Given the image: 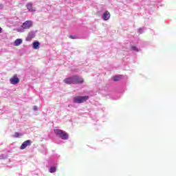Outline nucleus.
<instances>
[{"mask_svg": "<svg viewBox=\"0 0 176 176\" xmlns=\"http://www.w3.org/2000/svg\"><path fill=\"white\" fill-rule=\"evenodd\" d=\"M131 49H132V50H134L135 52H139L138 48H137V47H135V46H132Z\"/></svg>", "mask_w": 176, "mask_h": 176, "instance_id": "nucleus-15", "label": "nucleus"}, {"mask_svg": "<svg viewBox=\"0 0 176 176\" xmlns=\"http://www.w3.org/2000/svg\"><path fill=\"white\" fill-rule=\"evenodd\" d=\"M10 82L11 85H17V83H19V82H20V79H19V78H17V74L14 75L10 79Z\"/></svg>", "mask_w": 176, "mask_h": 176, "instance_id": "nucleus-3", "label": "nucleus"}, {"mask_svg": "<svg viewBox=\"0 0 176 176\" xmlns=\"http://www.w3.org/2000/svg\"><path fill=\"white\" fill-rule=\"evenodd\" d=\"M33 109H34V111H38V109H39V108L38 107V106H34Z\"/></svg>", "mask_w": 176, "mask_h": 176, "instance_id": "nucleus-16", "label": "nucleus"}, {"mask_svg": "<svg viewBox=\"0 0 176 176\" xmlns=\"http://www.w3.org/2000/svg\"><path fill=\"white\" fill-rule=\"evenodd\" d=\"M23 43V40L21 38H17L15 40L14 45V46H20Z\"/></svg>", "mask_w": 176, "mask_h": 176, "instance_id": "nucleus-11", "label": "nucleus"}, {"mask_svg": "<svg viewBox=\"0 0 176 176\" xmlns=\"http://www.w3.org/2000/svg\"><path fill=\"white\" fill-rule=\"evenodd\" d=\"M50 173H56V167L54 166L51 167L50 169Z\"/></svg>", "mask_w": 176, "mask_h": 176, "instance_id": "nucleus-13", "label": "nucleus"}, {"mask_svg": "<svg viewBox=\"0 0 176 176\" xmlns=\"http://www.w3.org/2000/svg\"><path fill=\"white\" fill-rule=\"evenodd\" d=\"M54 131L56 135H58L59 138H61V140H68L69 135L67 132L61 129H54Z\"/></svg>", "mask_w": 176, "mask_h": 176, "instance_id": "nucleus-1", "label": "nucleus"}, {"mask_svg": "<svg viewBox=\"0 0 176 176\" xmlns=\"http://www.w3.org/2000/svg\"><path fill=\"white\" fill-rule=\"evenodd\" d=\"M27 9H28L29 12H35V8L32 7V3H28L26 5Z\"/></svg>", "mask_w": 176, "mask_h": 176, "instance_id": "nucleus-8", "label": "nucleus"}, {"mask_svg": "<svg viewBox=\"0 0 176 176\" xmlns=\"http://www.w3.org/2000/svg\"><path fill=\"white\" fill-rule=\"evenodd\" d=\"M63 82H65L67 85H74V76L72 77H69L65 78Z\"/></svg>", "mask_w": 176, "mask_h": 176, "instance_id": "nucleus-6", "label": "nucleus"}, {"mask_svg": "<svg viewBox=\"0 0 176 176\" xmlns=\"http://www.w3.org/2000/svg\"><path fill=\"white\" fill-rule=\"evenodd\" d=\"M14 137L15 138H19V137H21V133H19L17 132H16L14 134Z\"/></svg>", "mask_w": 176, "mask_h": 176, "instance_id": "nucleus-14", "label": "nucleus"}, {"mask_svg": "<svg viewBox=\"0 0 176 176\" xmlns=\"http://www.w3.org/2000/svg\"><path fill=\"white\" fill-rule=\"evenodd\" d=\"M111 17V14L109 12L106 11L103 14V20H109V18Z\"/></svg>", "mask_w": 176, "mask_h": 176, "instance_id": "nucleus-9", "label": "nucleus"}, {"mask_svg": "<svg viewBox=\"0 0 176 176\" xmlns=\"http://www.w3.org/2000/svg\"><path fill=\"white\" fill-rule=\"evenodd\" d=\"M31 144H32V141L28 140H26L25 142H23V144H21L20 149L23 150V149H25V148H27V146H31Z\"/></svg>", "mask_w": 176, "mask_h": 176, "instance_id": "nucleus-4", "label": "nucleus"}, {"mask_svg": "<svg viewBox=\"0 0 176 176\" xmlns=\"http://www.w3.org/2000/svg\"><path fill=\"white\" fill-rule=\"evenodd\" d=\"M39 45H41V43H39V42H38V41L34 42L33 43V49L38 50V49H39Z\"/></svg>", "mask_w": 176, "mask_h": 176, "instance_id": "nucleus-12", "label": "nucleus"}, {"mask_svg": "<svg viewBox=\"0 0 176 176\" xmlns=\"http://www.w3.org/2000/svg\"><path fill=\"white\" fill-rule=\"evenodd\" d=\"M69 38H71V39H76V36H72V35H71L70 36H69Z\"/></svg>", "mask_w": 176, "mask_h": 176, "instance_id": "nucleus-17", "label": "nucleus"}, {"mask_svg": "<svg viewBox=\"0 0 176 176\" xmlns=\"http://www.w3.org/2000/svg\"><path fill=\"white\" fill-rule=\"evenodd\" d=\"M2 32V28L0 27V34Z\"/></svg>", "mask_w": 176, "mask_h": 176, "instance_id": "nucleus-18", "label": "nucleus"}, {"mask_svg": "<svg viewBox=\"0 0 176 176\" xmlns=\"http://www.w3.org/2000/svg\"><path fill=\"white\" fill-rule=\"evenodd\" d=\"M89 100V96H76L73 98V102L75 104H82V102H86V100Z\"/></svg>", "mask_w": 176, "mask_h": 176, "instance_id": "nucleus-2", "label": "nucleus"}, {"mask_svg": "<svg viewBox=\"0 0 176 176\" xmlns=\"http://www.w3.org/2000/svg\"><path fill=\"white\" fill-rule=\"evenodd\" d=\"M32 25V22L31 21H26L25 23H23L22 28H24V30H28L30 27Z\"/></svg>", "mask_w": 176, "mask_h": 176, "instance_id": "nucleus-7", "label": "nucleus"}, {"mask_svg": "<svg viewBox=\"0 0 176 176\" xmlns=\"http://www.w3.org/2000/svg\"><path fill=\"white\" fill-rule=\"evenodd\" d=\"M74 85H82L85 80L82 78H80L78 76H74Z\"/></svg>", "mask_w": 176, "mask_h": 176, "instance_id": "nucleus-5", "label": "nucleus"}, {"mask_svg": "<svg viewBox=\"0 0 176 176\" xmlns=\"http://www.w3.org/2000/svg\"><path fill=\"white\" fill-rule=\"evenodd\" d=\"M122 78H123L122 75L114 76L113 77V80L114 82H119V80H122Z\"/></svg>", "mask_w": 176, "mask_h": 176, "instance_id": "nucleus-10", "label": "nucleus"}]
</instances>
